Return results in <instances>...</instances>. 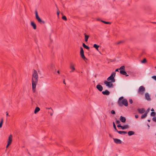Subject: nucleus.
<instances>
[{"instance_id": "1", "label": "nucleus", "mask_w": 156, "mask_h": 156, "mask_svg": "<svg viewBox=\"0 0 156 156\" xmlns=\"http://www.w3.org/2000/svg\"><path fill=\"white\" fill-rule=\"evenodd\" d=\"M38 76L37 72L35 70H34L32 74V88L33 92L36 91V87L38 81Z\"/></svg>"}, {"instance_id": "2", "label": "nucleus", "mask_w": 156, "mask_h": 156, "mask_svg": "<svg viewBox=\"0 0 156 156\" xmlns=\"http://www.w3.org/2000/svg\"><path fill=\"white\" fill-rule=\"evenodd\" d=\"M123 99V97H121L119 98L118 101V104L119 106H122L123 105L125 106H127L128 105V101L126 99Z\"/></svg>"}, {"instance_id": "3", "label": "nucleus", "mask_w": 156, "mask_h": 156, "mask_svg": "<svg viewBox=\"0 0 156 156\" xmlns=\"http://www.w3.org/2000/svg\"><path fill=\"white\" fill-rule=\"evenodd\" d=\"M36 18L38 22L41 24H44L45 22L44 21L42 20L38 15L37 11L36 10L35 11Z\"/></svg>"}, {"instance_id": "4", "label": "nucleus", "mask_w": 156, "mask_h": 156, "mask_svg": "<svg viewBox=\"0 0 156 156\" xmlns=\"http://www.w3.org/2000/svg\"><path fill=\"white\" fill-rule=\"evenodd\" d=\"M115 76V73L113 72L111 74V75L109 76L107 79L108 81H109L111 80L112 82H114L115 81V80L114 77Z\"/></svg>"}, {"instance_id": "5", "label": "nucleus", "mask_w": 156, "mask_h": 156, "mask_svg": "<svg viewBox=\"0 0 156 156\" xmlns=\"http://www.w3.org/2000/svg\"><path fill=\"white\" fill-rule=\"evenodd\" d=\"M80 55L81 58L83 59V60L86 62V61L87 60V59L85 57L84 54V51L83 48L81 47L80 48Z\"/></svg>"}, {"instance_id": "6", "label": "nucleus", "mask_w": 156, "mask_h": 156, "mask_svg": "<svg viewBox=\"0 0 156 156\" xmlns=\"http://www.w3.org/2000/svg\"><path fill=\"white\" fill-rule=\"evenodd\" d=\"M145 91V88L143 86H141L139 88L138 93L140 94H143Z\"/></svg>"}, {"instance_id": "7", "label": "nucleus", "mask_w": 156, "mask_h": 156, "mask_svg": "<svg viewBox=\"0 0 156 156\" xmlns=\"http://www.w3.org/2000/svg\"><path fill=\"white\" fill-rule=\"evenodd\" d=\"M112 82L110 81H105L104 82V83L106 85V86L109 88H111L113 87Z\"/></svg>"}, {"instance_id": "8", "label": "nucleus", "mask_w": 156, "mask_h": 156, "mask_svg": "<svg viewBox=\"0 0 156 156\" xmlns=\"http://www.w3.org/2000/svg\"><path fill=\"white\" fill-rule=\"evenodd\" d=\"M114 142L116 144H121L122 142L121 140L117 138H113Z\"/></svg>"}, {"instance_id": "9", "label": "nucleus", "mask_w": 156, "mask_h": 156, "mask_svg": "<svg viewBox=\"0 0 156 156\" xmlns=\"http://www.w3.org/2000/svg\"><path fill=\"white\" fill-rule=\"evenodd\" d=\"M145 98L148 101H150L151 100V99L150 97L149 94L147 93H146L145 94Z\"/></svg>"}, {"instance_id": "10", "label": "nucleus", "mask_w": 156, "mask_h": 156, "mask_svg": "<svg viewBox=\"0 0 156 156\" xmlns=\"http://www.w3.org/2000/svg\"><path fill=\"white\" fill-rule=\"evenodd\" d=\"M97 88L100 91H101L103 90V87L100 84L97 85L96 86Z\"/></svg>"}, {"instance_id": "11", "label": "nucleus", "mask_w": 156, "mask_h": 156, "mask_svg": "<svg viewBox=\"0 0 156 156\" xmlns=\"http://www.w3.org/2000/svg\"><path fill=\"white\" fill-rule=\"evenodd\" d=\"M12 141V136L11 135H9L8 140V143L11 144Z\"/></svg>"}, {"instance_id": "12", "label": "nucleus", "mask_w": 156, "mask_h": 156, "mask_svg": "<svg viewBox=\"0 0 156 156\" xmlns=\"http://www.w3.org/2000/svg\"><path fill=\"white\" fill-rule=\"evenodd\" d=\"M70 68L72 69V70L70 71V73L73 72L75 69L73 64L71 63Z\"/></svg>"}, {"instance_id": "13", "label": "nucleus", "mask_w": 156, "mask_h": 156, "mask_svg": "<svg viewBox=\"0 0 156 156\" xmlns=\"http://www.w3.org/2000/svg\"><path fill=\"white\" fill-rule=\"evenodd\" d=\"M102 93L104 95H109L110 94V92L108 90H105V91H102Z\"/></svg>"}, {"instance_id": "14", "label": "nucleus", "mask_w": 156, "mask_h": 156, "mask_svg": "<svg viewBox=\"0 0 156 156\" xmlns=\"http://www.w3.org/2000/svg\"><path fill=\"white\" fill-rule=\"evenodd\" d=\"M137 110L141 114L144 113L145 112L144 109V108H142L141 109L138 108Z\"/></svg>"}, {"instance_id": "15", "label": "nucleus", "mask_w": 156, "mask_h": 156, "mask_svg": "<svg viewBox=\"0 0 156 156\" xmlns=\"http://www.w3.org/2000/svg\"><path fill=\"white\" fill-rule=\"evenodd\" d=\"M120 119L122 122H125L126 121V119L125 117L121 116L120 117Z\"/></svg>"}, {"instance_id": "16", "label": "nucleus", "mask_w": 156, "mask_h": 156, "mask_svg": "<svg viewBox=\"0 0 156 156\" xmlns=\"http://www.w3.org/2000/svg\"><path fill=\"white\" fill-rule=\"evenodd\" d=\"M120 73L121 74L123 75H125L126 76H128V75L126 74V72L124 70H120Z\"/></svg>"}, {"instance_id": "17", "label": "nucleus", "mask_w": 156, "mask_h": 156, "mask_svg": "<svg viewBox=\"0 0 156 156\" xmlns=\"http://www.w3.org/2000/svg\"><path fill=\"white\" fill-rule=\"evenodd\" d=\"M31 25L33 27L34 30H36V25L34 22H31Z\"/></svg>"}, {"instance_id": "18", "label": "nucleus", "mask_w": 156, "mask_h": 156, "mask_svg": "<svg viewBox=\"0 0 156 156\" xmlns=\"http://www.w3.org/2000/svg\"><path fill=\"white\" fill-rule=\"evenodd\" d=\"M128 135L129 136H131L134 134V132L132 131H130L128 132Z\"/></svg>"}, {"instance_id": "19", "label": "nucleus", "mask_w": 156, "mask_h": 156, "mask_svg": "<svg viewBox=\"0 0 156 156\" xmlns=\"http://www.w3.org/2000/svg\"><path fill=\"white\" fill-rule=\"evenodd\" d=\"M116 132H118V133H119V134H122V133L126 134L127 133V132H126V131H119L118 130H117V131Z\"/></svg>"}, {"instance_id": "20", "label": "nucleus", "mask_w": 156, "mask_h": 156, "mask_svg": "<svg viewBox=\"0 0 156 156\" xmlns=\"http://www.w3.org/2000/svg\"><path fill=\"white\" fill-rule=\"evenodd\" d=\"M85 36V41L86 42H87L89 36L88 35H87L86 34H84Z\"/></svg>"}, {"instance_id": "21", "label": "nucleus", "mask_w": 156, "mask_h": 156, "mask_svg": "<svg viewBox=\"0 0 156 156\" xmlns=\"http://www.w3.org/2000/svg\"><path fill=\"white\" fill-rule=\"evenodd\" d=\"M40 110V108H39L38 107H36L35 110H34V112L35 114H36L37 113V112H38Z\"/></svg>"}, {"instance_id": "22", "label": "nucleus", "mask_w": 156, "mask_h": 156, "mask_svg": "<svg viewBox=\"0 0 156 156\" xmlns=\"http://www.w3.org/2000/svg\"><path fill=\"white\" fill-rule=\"evenodd\" d=\"M93 47L96 48L97 50L98 51V48L99 47V45H97L96 44H94L93 45Z\"/></svg>"}, {"instance_id": "23", "label": "nucleus", "mask_w": 156, "mask_h": 156, "mask_svg": "<svg viewBox=\"0 0 156 156\" xmlns=\"http://www.w3.org/2000/svg\"><path fill=\"white\" fill-rule=\"evenodd\" d=\"M83 46L84 48L88 50H89L90 48L88 46L86 45L84 43H83Z\"/></svg>"}, {"instance_id": "24", "label": "nucleus", "mask_w": 156, "mask_h": 156, "mask_svg": "<svg viewBox=\"0 0 156 156\" xmlns=\"http://www.w3.org/2000/svg\"><path fill=\"white\" fill-rule=\"evenodd\" d=\"M147 115L146 113H145L143 115L141 116V118L142 119H144L147 116Z\"/></svg>"}, {"instance_id": "25", "label": "nucleus", "mask_w": 156, "mask_h": 156, "mask_svg": "<svg viewBox=\"0 0 156 156\" xmlns=\"http://www.w3.org/2000/svg\"><path fill=\"white\" fill-rule=\"evenodd\" d=\"M128 127V126L127 125H125L124 126H122L121 128L122 129H125L127 128Z\"/></svg>"}, {"instance_id": "26", "label": "nucleus", "mask_w": 156, "mask_h": 156, "mask_svg": "<svg viewBox=\"0 0 156 156\" xmlns=\"http://www.w3.org/2000/svg\"><path fill=\"white\" fill-rule=\"evenodd\" d=\"M113 127L115 129V132H117V131L118 130L116 128V126H115V125L114 122H113Z\"/></svg>"}, {"instance_id": "27", "label": "nucleus", "mask_w": 156, "mask_h": 156, "mask_svg": "<svg viewBox=\"0 0 156 156\" xmlns=\"http://www.w3.org/2000/svg\"><path fill=\"white\" fill-rule=\"evenodd\" d=\"M3 122V119L2 118L1 119V121L0 122V128H1L2 126V125Z\"/></svg>"}, {"instance_id": "28", "label": "nucleus", "mask_w": 156, "mask_h": 156, "mask_svg": "<svg viewBox=\"0 0 156 156\" xmlns=\"http://www.w3.org/2000/svg\"><path fill=\"white\" fill-rule=\"evenodd\" d=\"M101 21L106 24H110L111 23L108 22H106L103 20H101Z\"/></svg>"}, {"instance_id": "29", "label": "nucleus", "mask_w": 156, "mask_h": 156, "mask_svg": "<svg viewBox=\"0 0 156 156\" xmlns=\"http://www.w3.org/2000/svg\"><path fill=\"white\" fill-rule=\"evenodd\" d=\"M156 115V113L154 112H152L151 114V116H154Z\"/></svg>"}, {"instance_id": "30", "label": "nucleus", "mask_w": 156, "mask_h": 156, "mask_svg": "<svg viewBox=\"0 0 156 156\" xmlns=\"http://www.w3.org/2000/svg\"><path fill=\"white\" fill-rule=\"evenodd\" d=\"M62 19L63 20L66 21L67 20L66 17L65 16H62Z\"/></svg>"}, {"instance_id": "31", "label": "nucleus", "mask_w": 156, "mask_h": 156, "mask_svg": "<svg viewBox=\"0 0 156 156\" xmlns=\"http://www.w3.org/2000/svg\"><path fill=\"white\" fill-rule=\"evenodd\" d=\"M147 62V60L146 58H144L143 60L141 61V62L142 63H145Z\"/></svg>"}, {"instance_id": "32", "label": "nucleus", "mask_w": 156, "mask_h": 156, "mask_svg": "<svg viewBox=\"0 0 156 156\" xmlns=\"http://www.w3.org/2000/svg\"><path fill=\"white\" fill-rule=\"evenodd\" d=\"M122 42H123V41H118V42H117L116 43H115V44H120L121 43H122Z\"/></svg>"}, {"instance_id": "33", "label": "nucleus", "mask_w": 156, "mask_h": 156, "mask_svg": "<svg viewBox=\"0 0 156 156\" xmlns=\"http://www.w3.org/2000/svg\"><path fill=\"white\" fill-rule=\"evenodd\" d=\"M57 15H58V16H59V13H60V12L59 10V9H58V7H57Z\"/></svg>"}, {"instance_id": "34", "label": "nucleus", "mask_w": 156, "mask_h": 156, "mask_svg": "<svg viewBox=\"0 0 156 156\" xmlns=\"http://www.w3.org/2000/svg\"><path fill=\"white\" fill-rule=\"evenodd\" d=\"M125 67L124 66H121L119 68V69H125Z\"/></svg>"}, {"instance_id": "35", "label": "nucleus", "mask_w": 156, "mask_h": 156, "mask_svg": "<svg viewBox=\"0 0 156 156\" xmlns=\"http://www.w3.org/2000/svg\"><path fill=\"white\" fill-rule=\"evenodd\" d=\"M111 113L113 114H115V112L114 110H112L111 112Z\"/></svg>"}, {"instance_id": "36", "label": "nucleus", "mask_w": 156, "mask_h": 156, "mask_svg": "<svg viewBox=\"0 0 156 156\" xmlns=\"http://www.w3.org/2000/svg\"><path fill=\"white\" fill-rule=\"evenodd\" d=\"M129 101L130 104H132L133 103V100L132 99H129Z\"/></svg>"}, {"instance_id": "37", "label": "nucleus", "mask_w": 156, "mask_h": 156, "mask_svg": "<svg viewBox=\"0 0 156 156\" xmlns=\"http://www.w3.org/2000/svg\"><path fill=\"white\" fill-rule=\"evenodd\" d=\"M152 120L156 122V117H155L153 118Z\"/></svg>"}, {"instance_id": "38", "label": "nucleus", "mask_w": 156, "mask_h": 156, "mask_svg": "<svg viewBox=\"0 0 156 156\" xmlns=\"http://www.w3.org/2000/svg\"><path fill=\"white\" fill-rule=\"evenodd\" d=\"M115 119L116 120V123L119 124V123H120V122L119 121L117 120L116 118H115Z\"/></svg>"}, {"instance_id": "39", "label": "nucleus", "mask_w": 156, "mask_h": 156, "mask_svg": "<svg viewBox=\"0 0 156 156\" xmlns=\"http://www.w3.org/2000/svg\"><path fill=\"white\" fill-rule=\"evenodd\" d=\"M152 78L155 80H156V76H154L152 77Z\"/></svg>"}, {"instance_id": "40", "label": "nucleus", "mask_w": 156, "mask_h": 156, "mask_svg": "<svg viewBox=\"0 0 156 156\" xmlns=\"http://www.w3.org/2000/svg\"><path fill=\"white\" fill-rule=\"evenodd\" d=\"M149 111H150V109H149V108H148L147 110L145 112V113H147H147H148V112H149Z\"/></svg>"}, {"instance_id": "41", "label": "nucleus", "mask_w": 156, "mask_h": 156, "mask_svg": "<svg viewBox=\"0 0 156 156\" xmlns=\"http://www.w3.org/2000/svg\"><path fill=\"white\" fill-rule=\"evenodd\" d=\"M118 127H121V128L122 126L120 124H119L117 126Z\"/></svg>"}, {"instance_id": "42", "label": "nucleus", "mask_w": 156, "mask_h": 156, "mask_svg": "<svg viewBox=\"0 0 156 156\" xmlns=\"http://www.w3.org/2000/svg\"><path fill=\"white\" fill-rule=\"evenodd\" d=\"M10 144H9V143H7V145H6V148H7L8 147H9V146Z\"/></svg>"}, {"instance_id": "43", "label": "nucleus", "mask_w": 156, "mask_h": 156, "mask_svg": "<svg viewBox=\"0 0 156 156\" xmlns=\"http://www.w3.org/2000/svg\"><path fill=\"white\" fill-rule=\"evenodd\" d=\"M138 115H135V118L137 119V118H138Z\"/></svg>"}, {"instance_id": "44", "label": "nucleus", "mask_w": 156, "mask_h": 156, "mask_svg": "<svg viewBox=\"0 0 156 156\" xmlns=\"http://www.w3.org/2000/svg\"><path fill=\"white\" fill-rule=\"evenodd\" d=\"M6 115L7 116H9V115L8 113L7 112H6Z\"/></svg>"}, {"instance_id": "45", "label": "nucleus", "mask_w": 156, "mask_h": 156, "mask_svg": "<svg viewBox=\"0 0 156 156\" xmlns=\"http://www.w3.org/2000/svg\"><path fill=\"white\" fill-rule=\"evenodd\" d=\"M97 20V21H100L101 20L99 18H98L96 19Z\"/></svg>"}, {"instance_id": "46", "label": "nucleus", "mask_w": 156, "mask_h": 156, "mask_svg": "<svg viewBox=\"0 0 156 156\" xmlns=\"http://www.w3.org/2000/svg\"><path fill=\"white\" fill-rule=\"evenodd\" d=\"M63 83H64V84H66V83H65V80H63Z\"/></svg>"}, {"instance_id": "47", "label": "nucleus", "mask_w": 156, "mask_h": 156, "mask_svg": "<svg viewBox=\"0 0 156 156\" xmlns=\"http://www.w3.org/2000/svg\"><path fill=\"white\" fill-rule=\"evenodd\" d=\"M118 70H119V69H116L115 70V71H119Z\"/></svg>"}, {"instance_id": "48", "label": "nucleus", "mask_w": 156, "mask_h": 156, "mask_svg": "<svg viewBox=\"0 0 156 156\" xmlns=\"http://www.w3.org/2000/svg\"><path fill=\"white\" fill-rule=\"evenodd\" d=\"M57 73H58V74H59V73H60V71H59L58 70V71H57Z\"/></svg>"}, {"instance_id": "49", "label": "nucleus", "mask_w": 156, "mask_h": 156, "mask_svg": "<svg viewBox=\"0 0 156 156\" xmlns=\"http://www.w3.org/2000/svg\"><path fill=\"white\" fill-rule=\"evenodd\" d=\"M151 111H154V109L152 108L151 110Z\"/></svg>"}, {"instance_id": "50", "label": "nucleus", "mask_w": 156, "mask_h": 156, "mask_svg": "<svg viewBox=\"0 0 156 156\" xmlns=\"http://www.w3.org/2000/svg\"><path fill=\"white\" fill-rule=\"evenodd\" d=\"M147 121L149 122H150V119H148L147 120Z\"/></svg>"}, {"instance_id": "51", "label": "nucleus", "mask_w": 156, "mask_h": 156, "mask_svg": "<svg viewBox=\"0 0 156 156\" xmlns=\"http://www.w3.org/2000/svg\"><path fill=\"white\" fill-rule=\"evenodd\" d=\"M52 115V114H51V115Z\"/></svg>"}, {"instance_id": "52", "label": "nucleus", "mask_w": 156, "mask_h": 156, "mask_svg": "<svg viewBox=\"0 0 156 156\" xmlns=\"http://www.w3.org/2000/svg\"><path fill=\"white\" fill-rule=\"evenodd\" d=\"M155 68H156V66L155 67Z\"/></svg>"}]
</instances>
